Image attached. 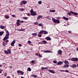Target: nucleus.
Segmentation results:
<instances>
[{
  "label": "nucleus",
  "instance_id": "f8f14e48",
  "mask_svg": "<svg viewBox=\"0 0 78 78\" xmlns=\"http://www.w3.org/2000/svg\"><path fill=\"white\" fill-rule=\"evenodd\" d=\"M36 56H38L39 58H42V55H41L40 54H38L37 53H35Z\"/></svg>",
  "mask_w": 78,
  "mask_h": 78
},
{
  "label": "nucleus",
  "instance_id": "338daca9",
  "mask_svg": "<svg viewBox=\"0 0 78 78\" xmlns=\"http://www.w3.org/2000/svg\"><path fill=\"white\" fill-rule=\"evenodd\" d=\"M9 3H12V1H10L9 2Z\"/></svg>",
  "mask_w": 78,
  "mask_h": 78
},
{
  "label": "nucleus",
  "instance_id": "2f4dec72",
  "mask_svg": "<svg viewBox=\"0 0 78 78\" xmlns=\"http://www.w3.org/2000/svg\"><path fill=\"white\" fill-rule=\"evenodd\" d=\"M5 19H9V16H5Z\"/></svg>",
  "mask_w": 78,
  "mask_h": 78
},
{
  "label": "nucleus",
  "instance_id": "e2e57ef3",
  "mask_svg": "<svg viewBox=\"0 0 78 78\" xmlns=\"http://www.w3.org/2000/svg\"><path fill=\"white\" fill-rule=\"evenodd\" d=\"M58 19L60 20V18L59 17H58Z\"/></svg>",
  "mask_w": 78,
  "mask_h": 78
},
{
  "label": "nucleus",
  "instance_id": "1a4fd4ad",
  "mask_svg": "<svg viewBox=\"0 0 78 78\" xmlns=\"http://www.w3.org/2000/svg\"><path fill=\"white\" fill-rule=\"evenodd\" d=\"M62 51H61V50H59L58 51V54L60 55H62Z\"/></svg>",
  "mask_w": 78,
  "mask_h": 78
},
{
  "label": "nucleus",
  "instance_id": "3c124183",
  "mask_svg": "<svg viewBox=\"0 0 78 78\" xmlns=\"http://www.w3.org/2000/svg\"><path fill=\"white\" fill-rule=\"evenodd\" d=\"M17 31H21V29H19L17 30Z\"/></svg>",
  "mask_w": 78,
  "mask_h": 78
},
{
  "label": "nucleus",
  "instance_id": "b1692460",
  "mask_svg": "<svg viewBox=\"0 0 78 78\" xmlns=\"http://www.w3.org/2000/svg\"><path fill=\"white\" fill-rule=\"evenodd\" d=\"M64 63L65 64H69V62L67 60H65Z\"/></svg>",
  "mask_w": 78,
  "mask_h": 78
},
{
  "label": "nucleus",
  "instance_id": "a878e982",
  "mask_svg": "<svg viewBox=\"0 0 78 78\" xmlns=\"http://www.w3.org/2000/svg\"><path fill=\"white\" fill-rule=\"evenodd\" d=\"M4 33V32L3 31H1L0 32V36H2V35Z\"/></svg>",
  "mask_w": 78,
  "mask_h": 78
},
{
  "label": "nucleus",
  "instance_id": "58836bf2",
  "mask_svg": "<svg viewBox=\"0 0 78 78\" xmlns=\"http://www.w3.org/2000/svg\"><path fill=\"white\" fill-rule=\"evenodd\" d=\"M32 76H33V77H34V78H36V77H37V76L33 75H32Z\"/></svg>",
  "mask_w": 78,
  "mask_h": 78
},
{
  "label": "nucleus",
  "instance_id": "5fc2aeb1",
  "mask_svg": "<svg viewBox=\"0 0 78 78\" xmlns=\"http://www.w3.org/2000/svg\"><path fill=\"white\" fill-rule=\"evenodd\" d=\"M27 15L28 16H30V13H27Z\"/></svg>",
  "mask_w": 78,
  "mask_h": 78
},
{
  "label": "nucleus",
  "instance_id": "7ed1b4c3",
  "mask_svg": "<svg viewBox=\"0 0 78 78\" xmlns=\"http://www.w3.org/2000/svg\"><path fill=\"white\" fill-rule=\"evenodd\" d=\"M8 51H6V50H4V53L6 54H11V49H8Z\"/></svg>",
  "mask_w": 78,
  "mask_h": 78
},
{
  "label": "nucleus",
  "instance_id": "37998d69",
  "mask_svg": "<svg viewBox=\"0 0 78 78\" xmlns=\"http://www.w3.org/2000/svg\"><path fill=\"white\" fill-rule=\"evenodd\" d=\"M20 70H18L17 71V73H20Z\"/></svg>",
  "mask_w": 78,
  "mask_h": 78
},
{
  "label": "nucleus",
  "instance_id": "4468645a",
  "mask_svg": "<svg viewBox=\"0 0 78 78\" xmlns=\"http://www.w3.org/2000/svg\"><path fill=\"white\" fill-rule=\"evenodd\" d=\"M6 34L5 35L6 36H9V31L8 30H7L6 31Z\"/></svg>",
  "mask_w": 78,
  "mask_h": 78
},
{
  "label": "nucleus",
  "instance_id": "de8ad7c7",
  "mask_svg": "<svg viewBox=\"0 0 78 78\" xmlns=\"http://www.w3.org/2000/svg\"><path fill=\"white\" fill-rule=\"evenodd\" d=\"M38 36L39 37H41V36H42V35H41V34H40L39 35V34H38Z\"/></svg>",
  "mask_w": 78,
  "mask_h": 78
},
{
  "label": "nucleus",
  "instance_id": "412c9836",
  "mask_svg": "<svg viewBox=\"0 0 78 78\" xmlns=\"http://www.w3.org/2000/svg\"><path fill=\"white\" fill-rule=\"evenodd\" d=\"M42 42H43V44H47V42L45 40H43L42 41Z\"/></svg>",
  "mask_w": 78,
  "mask_h": 78
},
{
  "label": "nucleus",
  "instance_id": "6e6d98bb",
  "mask_svg": "<svg viewBox=\"0 0 78 78\" xmlns=\"http://www.w3.org/2000/svg\"><path fill=\"white\" fill-rule=\"evenodd\" d=\"M65 72H67V73H69V70H65Z\"/></svg>",
  "mask_w": 78,
  "mask_h": 78
},
{
  "label": "nucleus",
  "instance_id": "4d7b16f0",
  "mask_svg": "<svg viewBox=\"0 0 78 78\" xmlns=\"http://www.w3.org/2000/svg\"><path fill=\"white\" fill-rule=\"evenodd\" d=\"M15 16H16V15H12V17H15Z\"/></svg>",
  "mask_w": 78,
  "mask_h": 78
},
{
  "label": "nucleus",
  "instance_id": "9d476101",
  "mask_svg": "<svg viewBox=\"0 0 78 78\" xmlns=\"http://www.w3.org/2000/svg\"><path fill=\"white\" fill-rule=\"evenodd\" d=\"M63 62H62V61H59L58 62V63H57V65H61V64H63Z\"/></svg>",
  "mask_w": 78,
  "mask_h": 78
},
{
  "label": "nucleus",
  "instance_id": "5701e85b",
  "mask_svg": "<svg viewBox=\"0 0 78 78\" xmlns=\"http://www.w3.org/2000/svg\"><path fill=\"white\" fill-rule=\"evenodd\" d=\"M37 33H34L32 34V36H36V35H37Z\"/></svg>",
  "mask_w": 78,
  "mask_h": 78
},
{
  "label": "nucleus",
  "instance_id": "0e129e2a",
  "mask_svg": "<svg viewBox=\"0 0 78 78\" xmlns=\"http://www.w3.org/2000/svg\"><path fill=\"white\" fill-rule=\"evenodd\" d=\"M68 32L69 33H71V31L69 30L68 31Z\"/></svg>",
  "mask_w": 78,
  "mask_h": 78
},
{
  "label": "nucleus",
  "instance_id": "a18cd8bd",
  "mask_svg": "<svg viewBox=\"0 0 78 78\" xmlns=\"http://www.w3.org/2000/svg\"><path fill=\"white\" fill-rule=\"evenodd\" d=\"M2 45L3 46H5V42H2Z\"/></svg>",
  "mask_w": 78,
  "mask_h": 78
},
{
  "label": "nucleus",
  "instance_id": "052dcab7",
  "mask_svg": "<svg viewBox=\"0 0 78 78\" xmlns=\"http://www.w3.org/2000/svg\"><path fill=\"white\" fill-rule=\"evenodd\" d=\"M20 23H23L24 22V21H21L20 22Z\"/></svg>",
  "mask_w": 78,
  "mask_h": 78
},
{
  "label": "nucleus",
  "instance_id": "dca6fc26",
  "mask_svg": "<svg viewBox=\"0 0 78 78\" xmlns=\"http://www.w3.org/2000/svg\"><path fill=\"white\" fill-rule=\"evenodd\" d=\"M62 18H63L64 20H69V18H66V17L64 16H63Z\"/></svg>",
  "mask_w": 78,
  "mask_h": 78
},
{
  "label": "nucleus",
  "instance_id": "2eb2a0df",
  "mask_svg": "<svg viewBox=\"0 0 78 78\" xmlns=\"http://www.w3.org/2000/svg\"><path fill=\"white\" fill-rule=\"evenodd\" d=\"M45 39L47 41H50L51 40V38L50 37H47L45 38Z\"/></svg>",
  "mask_w": 78,
  "mask_h": 78
},
{
  "label": "nucleus",
  "instance_id": "ddd939ff",
  "mask_svg": "<svg viewBox=\"0 0 78 78\" xmlns=\"http://www.w3.org/2000/svg\"><path fill=\"white\" fill-rule=\"evenodd\" d=\"M44 53H51V51L49 50H44Z\"/></svg>",
  "mask_w": 78,
  "mask_h": 78
},
{
  "label": "nucleus",
  "instance_id": "4c0bfd02",
  "mask_svg": "<svg viewBox=\"0 0 78 78\" xmlns=\"http://www.w3.org/2000/svg\"><path fill=\"white\" fill-rule=\"evenodd\" d=\"M38 4H39V5H41V4L42 3V1H39L38 2Z\"/></svg>",
  "mask_w": 78,
  "mask_h": 78
},
{
  "label": "nucleus",
  "instance_id": "423d86ee",
  "mask_svg": "<svg viewBox=\"0 0 78 78\" xmlns=\"http://www.w3.org/2000/svg\"><path fill=\"white\" fill-rule=\"evenodd\" d=\"M9 38V36H5L3 39V41H5L6 40V39H8Z\"/></svg>",
  "mask_w": 78,
  "mask_h": 78
},
{
  "label": "nucleus",
  "instance_id": "4be33fe9",
  "mask_svg": "<svg viewBox=\"0 0 78 78\" xmlns=\"http://www.w3.org/2000/svg\"><path fill=\"white\" fill-rule=\"evenodd\" d=\"M43 33L44 34H47L48 33V32L45 30H43Z\"/></svg>",
  "mask_w": 78,
  "mask_h": 78
},
{
  "label": "nucleus",
  "instance_id": "c9c22d12",
  "mask_svg": "<svg viewBox=\"0 0 78 78\" xmlns=\"http://www.w3.org/2000/svg\"><path fill=\"white\" fill-rule=\"evenodd\" d=\"M47 19H48L49 20H51V18H50V17L49 16H47L46 17Z\"/></svg>",
  "mask_w": 78,
  "mask_h": 78
},
{
  "label": "nucleus",
  "instance_id": "473e14b6",
  "mask_svg": "<svg viewBox=\"0 0 78 78\" xmlns=\"http://www.w3.org/2000/svg\"><path fill=\"white\" fill-rule=\"evenodd\" d=\"M19 10L21 11H24V9H22V8L19 9Z\"/></svg>",
  "mask_w": 78,
  "mask_h": 78
},
{
  "label": "nucleus",
  "instance_id": "7c9ffc66",
  "mask_svg": "<svg viewBox=\"0 0 78 78\" xmlns=\"http://www.w3.org/2000/svg\"><path fill=\"white\" fill-rule=\"evenodd\" d=\"M23 73H24L22 71H20V73L21 74V75H23Z\"/></svg>",
  "mask_w": 78,
  "mask_h": 78
},
{
  "label": "nucleus",
  "instance_id": "79ce46f5",
  "mask_svg": "<svg viewBox=\"0 0 78 78\" xmlns=\"http://www.w3.org/2000/svg\"><path fill=\"white\" fill-rule=\"evenodd\" d=\"M53 63H54V64H56V63H57V61H53Z\"/></svg>",
  "mask_w": 78,
  "mask_h": 78
},
{
  "label": "nucleus",
  "instance_id": "6ab92c4d",
  "mask_svg": "<svg viewBox=\"0 0 78 78\" xmlns=\"http://www.w3.org/2000/svg\"><path fill=\"white\" fill-rule=\"evenodd\" d=\"M69 67V65H65L63 67V68H66V67Z\"/></svg>",
  "mask_w": 78,
  "mask_h": 78
},
{
  "label": "nucleus",
  "instance_id": "cd10ccee",
  "mask_svg": "<svg viewBox=\"0 0 78 78\" xmlns=\"http://www.w3.org/2000/svg\"><path fill=\"white\" fill-rule=\"evenodd\" d=\"M38 25L39 27H43V24L42 23L38 24Z\"/></svg>",
  "mask_w": 78,
  "mask_h": 78
},
{
  "label": "nucleus",
  "instance_id": "864d4df0",
  "mask_svg": "<svg viewBox=\"0 0 78 78\" xmlns=\"http://www.w3.org/2000/svg\"><path fill=\"white\" fill-rule=\"evenodd\" d=\"M18 46L19 47H22V44H18Z\"/></svg>",
  "mask_w": 78,
  "mask_h": 78
},
{
  "label": "nucleus",
  "instance_id": "bb28decb",
  "mask_svg": "<svg viewBox=\"0 0 78 78\" xmlns=\"http://www.w3.org/2000/svg\"><path fill=\"white\" fill-rule=\"evenodd\" d=\"M50 12H55V10H50Z\"/></svg>",
  "mask_w": 78,
  "mask_h": 78
},
{
  "label": "nucleus",
  "instance_id": "a211bd4d",
  "mask_svg": "<svg viewBox=\"0 0 78 78\" xmlns=\"http://www.w3.org/2000/svg\"><path fill=\"white\" fill-rule=\"evenodd\" d=\"M22 3L24 5H26L27 3V2L26 1L23 0L22 2Z\"/></svg>",
  "mask_w": 78,
  "mask_h": 78
},
{
  "label": "nucleus",
  "instance_id": "c756f323",
  "mask_svg": "<svg viewBox=\"0 0 78 78\" xmlns=\"http://www.w3.org/2000/svg\"><path fill=\"white\" fill-rule=\"evenodd\" d=\"M43 33V30H41L39 32V34H42Z\"/></svg>",
  "mask_w": 78,
  "mask_h": 78
},
{
  "label": "nucleus",
  "instance_id": "20e7f679",
  "mask_svg": "<svg viewBox=\"0 0 78 78\" xmlns=\"http://www.w3.org/2000/svg\"><path fill=\"white\" fill-rule=\"evenodd\" d=\"M78 58H72L71 59V61H78Z\"/></svg>",
  "mask_w": 78,
  "mask_h": 78
},
{
  "label": "nucleus",
  "instance_id": "13d9d810",
  "mask_svg": "<svg viewBox=\"0 0 78 78\" xmlns=\"http://www.w3.org/2000/svg\"><path fill=\"white\" fill-rule=\"evenodd\" d=\"M9 68H10V69H12V66H9Z\"/></svg>",
  "mask_w": 78,
  "mask_h": 78
},
{
  "label": "nucleus",
  "instance_id": "bf43d9fd",
  "mask_svg": "<svg viewBox=\"0 0 78 78\" xmlns=\"http://www.w3.org/2000/svg\"><path fill=\"white\" fill-rule=\"evenodd\" d=\"M6 75H7V73H5L4 74L5 76H6Z\"/></svg>",
  "mask_w": 78,
  "mask_h": 78
},
{
  "label": "nucleus",
  "instance_id": "ea45409f",
  "mask_svg": "<svg viewBox=\"0 0 78 78\" xmlns=\"http://www.w3.org/2000/svg\"><path fill=\"white\" fill-rule=\"evenodd\" d=\"M25 29L22 28L21 29V31H25Z\"/></svg>",
  "mask_w": 78,
  "mask_h": 78
},
{
  "label": "nucleus",
  "instance_id": "f704fd0d",
  "mask_svg": "<svg viewBox=\"0 0 78 78\" xmlns=\"http://www.w3.org/2000/svg\"><path fill=\"white\" fill-rule=\"evenodd\" d=\"M28 44H29L30 45V44H31L32 42L31 41H28Z\"/></svg>",
  "mask_w": 78,
  "mask_h": 78
},
{
  "label": "nucleus",
  "instance_id": "393cba45",
  "mask_svg": "<svg viewBox=\"0 0 78 78\" xmlns=\"http://www.w3.org/2000/svg\"><path fill=\"white\" fill-rule=\"evenodd\" d=\"M23 19H24V20H27V19H28V17H23Z\"/></svg>",
  "mask_w": 78,
  "mask_h": 78
},
{
  "label": "nucleus",
  "instance_id": "f257e3e1",
  "mask_svg": "<svg viewBox=\"0 0 78 78\" xmlns=\"http://www.w3.org/2000/svg\"><path fill=\"white\" fill-rule=\"evenodd\" d=\"M52 20L54 23H59L60 22H59V20H57L55 19L54 18H52Z\"/></svg>",
  "mask_w": 78,
  "mask_h": 78
},
{
  "label": "nucleus",
  "instance_id": "8fccbe9b",
  "mask_svg": "<svg viewBox=\"0 0 78 78\" xmlns=\"http://www.w3.org/2000/svg\"><path fill=\"white\" fill-rule=\"evenodd\" d=\"M68 14L69 16H71V15H72V14L70 12H68Z\"/></svg>",
  "mask_w": 78,
  "mask_h": 78
},
{
  "label": "nucleus",
  "instance_id": "aec40b11",
  "mask_svg": "<svg viewBox=\"0 0 78 78\" xmlns=\"http://www.w3.org/2000/svg\"><path fill=\"white\" fill-rule=\"evenodd\" d=\"M48 69V67H42L41 68L42 70H46V69Z\"/></svg>",
  "mask_w": 78,
  "mask_h": 78
},
{
  "label": "nucleus",
  "instance_id": "a19ab883",
  "mask_svg": "<svg viewBox=\"0 0 78 78\" xmlns=\"http://www.w3.org/2000/svg\"><path fill=\"white\" fill-rule=\"evenodd\" d=\"M34 25H37V24H38V23H37V22H35L34 23Z\"/></svg>",
  "mask_w": 78,
  "mask_h": 78
},
{
  "label": "nucleus",
  "instance_id": "0eeeda50",
  "mask_svg": "<svg viewBox=\"0 0 78 78\" xmlns=\"http://www.w3.org/2000/svg\"><path fill=\"white\" fill-rule=\"evenodd\" d=\"M70 12H71V13H72L73 14H74V15H76V16H77L78 15V13L75 12H72V11H71Z\"/></svg>",
  "mask_w": 78,
  "mask_h": 78
},
{
  "label": "nucleus",
  "instance_id": "f3484780",
  "mask_svg": "<svg viewBox=\"0 0 78 78\" xmlns=\"http://www.w3.org/2000/svg\"><path fill=\"white\" fill-rule=\"evenodd\" d=\"M42 16H39L37 17V20H39L40 19V18H42Z\"/></svg>",
  "mask_w": 78,
  "mask_h": 78
},
{
  "label": "nucleus",
  "instance_id": "c03bdc74",
  "mask_svg": "<svg viewBox=\"0 0 78 78\" xmlns=\"http://www.w3.org/2000/svg\"><path fill=\"white\" fill-rule=\"evenodd\" d=\"M31 62L33 64L35 62H34V60H32L31 61Z\"/></svg>",
  "mask_w": 78,
  "mask_h": 78
},
{
  "label": "nucleus",
  "instance_id": "49530a36",
  "mask_svg": "<svg viewBox=\"0 0 78 78\" xmlns=\"http://www.w3.org/2000/svg\"><path fill=\"white\" fill-rule=\"evenodd\" d=\"M17 22L16 23H19V22H20V20H17L16 21Z\"/></svg>",
  "mask_w": 78,
  "mask_h": 78
},
{
  "label": "nucleus",
  "instance_id": "9b49d317",
  "mask_svg": "<svg viewBox=\"0 0 78 78\" xmlns=\"http://www.w3.org/2000/svg\"><path fill=\"white\" fill-rule=\"evenodd\" d=\"M48 72H51V73L53 74H55V71H53V70L49 69L48 70Z\"/></svg>",
  "mask_w": 78,
  "mask_h": 78
},
{
  "label": "nucleus",
  "instance_id": "c85d7f7f",
  "mask_svg": "<svg viewBox=\"0 0 78 78\" xmlns=\"http://www.w3.org/2000/svg\"><path fill=\"white\" fill-rule=\"evenodd\" d=\"M8 42H9V40H6L5 41V43H6L5 44V45H7V43Z\"/></svg>",
  "mask_w": 78,
  "mask_h": 78
},
{
  "label": "nucleus",
  "instance_id": "72a5a7b5",
  "mask_svg": "<svg viewBox=\"0 0 78 78\" xmlns=\"http://www.w3.org/2000/svg\"><path fill=\"white\" fill-rule=\"evenodd\" d=\"M27 70L29 72H30L31 70V68H27Z\"/></svg>",
  "mask_w": 78,
  "mask_h": 78
},
{
  "label": "nucleus",
  "instance_id": "6e6552de",
  "mask_svg": "<svg viewBox=\"0 0 78 78\" xmlns=\"http://www.w3.org/2000/svg\"><path fill=\"white\" fill-rule=\"evenodd\" d=\"M16 43V41L14 40L11 43V46H13L14 45V44Z\"/></svg>",
  "mask_w": 78,
  "mask_h": 78
},
{
  "label": "nucleus",
  "instance_id": "680f3d73",
  "mask_svg": "<svg viewBox=\"0 0 78 78\" xmlns=\"http://www.w3.org/2000/svg\"><path fill=\"white\" fill-rule=\"evenodd\" d=\"M22 3H22V2L20 3V5H21V6H22V5H23V4H22Z\"/></svg>",
  "mask_w": 78,
  "mask_h": 78
},
{
  "label": "nucleus",
  "instance_id": "e433bc0d",
  "mask_svg": "<svg viewBox=\"0 0 78 78\" xmlns=\"http://www.w3.org/2000/svg\"><path fill=\"white\" fill-rule=\"evenodd\" d=\"M4 26H0V28H1V29H4Z\"/></svg>",
  "mask_w": 78,
  "mask_h": 78
},
{
  "label": "nucleus",
  "instance_id": "39448f33",
  "mask_svg": "<svg viewBox=\"0 0 78 78\" xmlns=\"http://www.w3.org/2000/svg\"><path fill=\"white\" fill-rule=\"evenodd\" d=\"M70 67H72V68H73V69H74L75 68H76V64H73L72 65L70 66Z\"/></svg>",
  "mask_w": 78,
  "mask_h": 78
},
{
  "label": "nucleus",
  "instance_id": "f03ea898",
  "mask_svg": "<svg viewBox=\"0 0 78 78\" xmlns=\"http://www.w3.org/2000/svg\"><path fill=\"white\" fill-rule=\"evenodd\" d=\"M30 14L31 16H36L37 15V13H35L34 11L32 9H31L30 10Z\"/></svg>",
  "mask_w": 78,
  "mask_h": 78
},
{
  "label": "nucleus",
  "instance_id": "603ef678",
  "mask_svg": "<svg viewBox=\"0 0 78 78\" xmlns=\"http://www.w3.org/2000/svg\"><path fill=\"white\" fill-rule=\"evenodd\" d=\"M60 72H65V71L64 70H60Z\"/></svg>",
  "mask_w": 78,
  "mask_h": 78
},
{
  "label": "nucleus",
  "instance_id": "69168bd1",
  "mask_svg": "<svg viewBox=\"0 0 78 78\" xmlns=\"http://www.w3.org/2000/svg\"><path fill=\"white\" fill-rule=\"evenodd\" d=\"M2 70H0V73H2Z\"/></svg>",
  "mask_w": 78,
  "mask_h": 78
},
{
  "label": "nucleus",
  "instance_id": "09e8293b",
  "mask_svg": "<svg viewBox=\"0 0 78 78\" xmlns=\"http://www.w3.org/2000/svg\"><path fill=\"white\" fill-rule=\"evenodd\" d=\"M16 23L18 26H19V25H20V23Z\"/></svg>",
  "mask_w": 78,
  "mask_h": 78
},
{
  "label": "nucleus",
  "instance_id": "774afa93",
  "mask_svg": "<svg viewBox=\"0 0 78 78\" xmlns=\"http://www.w3.org/2000/svg\"><path fill=\"white\" fill-rule=\"evenodd\" d=\"M7 78H10V77L9 76H8Z\"/></svg>",
  "mask_w": 78,
  "mask_h": 78
}]
</instances>
